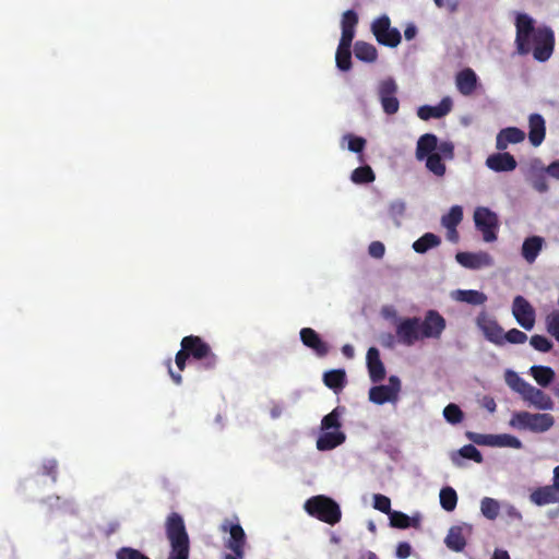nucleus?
<instances>
[{"label": "nucleus", "mask_w": 559, "mask_h": 559, "mask_svg": "<svg viewBox=\"0 0 559 559\" xmlns=\"http://www.w3.org/2000/svg\"><path fill=\"white\" fill-rule=\"evenodd\" d=\"M180 345L181 348L175 356L176 366L180 371L185 370L189 358L199 361L205 370H213L217 366V355L202 337L197 335L185 336Z\"/></svg>", "instance_id": "obj_1"}, {"label": "nucleus", "mask_w": 559, "mask_h": 559, "mask_svg": "<svg viewBox=\"0 0 559 559\" xmlns=\"http://www.w3.org/2000/svg\"><path fill=\"white\" fill-rule=\"evenodd\" d=\"M509 425L519 430H530L535 433L548 431L555 425V418L549 413L515 412Z\"/></svg>", "instance_id": "obj_2"}, {"label": "nucleus", "mask_w": 559, "mask_h": 559, "mask_svg": "<svg viewBox=\"0 0 559 559\" xmlns=\"http://www.w3.org/2000/svg\"><path fill=\"white\" fill-rule=\"evenodd\" d=\"M307 513L318 520L334 525L341 521L342 512L340 506L331 498L316 496L305 503Z\"/></svg>", "instance_id": "obj_3"}, {"label": "nucleus", "mask_w": 559, "mask_h": 559, "mask_svg": "<svg viewBox=\"0 0 559 559\" xmlns=\"http://www.w3.org/2000/svg\"><path fill=\"white\" fill-rule=\"evenodd\" d=\"M533 57L535 60L547 61L555 48V34L550 27H537L535 34L531 37Z\"/></svg>", "instance_id": "obj_4"}, {"label": "nucleus", "mask_w": 559, "mask_h": 559, "mask_svg": "<svg viewBox=\"0 0 559 559\" xmlns=\"http://www.w3.org/2000/svg\"><path fill=\"white\" fill-rule=\"evenodd\" d=\"M371 32L380 45L394 48L401 43L402 36L397 28L391 27V20L383 14L371 24Z\"/></svg>", "instance_id": "obj_5"}, {"label": "nucleus", "mask_w": 559, "mask_h": 559, "mask_svg": "<svg viewBox=\"0 0 559 559\" xmlns=\"http://www.w3.org/2000/svg\"><path fill=\"white\" fill-rule=\"evenodd\" d=\"M476 228L481 233L486 242L497 240L499 219L495 212L485 206H479L474 212Z\"/></svg>", "instance_id": "obj_6"}, {"label": "nucleus", "mask_w": 559, "mask_h": 559, "mask_svg": "<svg viewBox=\"0 0 559 559\" xmlns=\"http://www.w3.org/2000/svg\"><path fill=\"white\" fill-rule=\"evenodd\" d=\"M534 20L526 13H519L516 15L515 45L520 55H527L532 50L531 37L537 29V27L534 26Z\"/></svg>", "instance_id": "obj_7"}, {"label": "nucleus", "mask_w": 559, "mask_h": 559, "mask_svg": "<svg viewBox=\"0 0 559 559\" xmlns=\"http://www.w3.org/2000/svg\"><path fill=\"white\" fill-rule=\"evenodd\" d=\"M397 90V84L393 78H386L379 83L378 96L386 115H394L400 109V102L396 97Z\"/></svg>", "instance_id": "obj_8"}, {"label": "nucleus", "mask_w": 559, "mask_h": 559, "mask_svg": "<svg viewBox=\"0 0 559 559\" xmlns=\"http://www.w3.org/2000/svg\"><path fill=\"white\" fill-rule=\"evenodd\" d=\"M401 391V381L399 377L391 376L389 378V384L374 385L369 390V400L378 405L391 402L395 403L399 400V393Z\"/></svg>", "instance_id": "obj_9"}, {"label": "nucleus", "mask_w": 559, "mask_h": 559, "mask_svg": "<svg viewBox=\"0 0 559 559\" xmlns=\"http://www.w3.org/2000/svg\"><path fill=\"white\" fill-rule=\"evenodd\" d=\"M419 324L420 318L418 317L400 320L395 329L399 343L405 346H413L415 343L423 340Z\"/></svg>", "instance_id": "obj_10"}, {"label": "nucleus", "mask_w": 559, "mask_h": 559, "mask_svg": "<svg viewBox=\"0 0 559 559\" xmlns=\"http://www.w3.org/2000/svg\"><path fill=\"white\" fill-rule=\"evenodd\" d=\"M445 326V319L437 310H428L419 324L423 340L440 338Z\"/></svg>", "instance_id": "obj_11"}, {"label": "nucleus", "mask_w": 559, "mask_h": 559, "mask_svg": "<svg viewBox=\"0 0 559 559\" xmlns=\"http://www.w3.org/2000/svg\"><path fill=\"white\" fill-rule=\"evenodd\" d=\"M530 499L536 506L559 502V465L554 468V484L535 489Z\"/></svg>", "instance_id": "obj_12"}, {"label": "nucleus", "mask_w": 559, "mask_h": 559, "mask_svg": "<svg viewBox=\"0 0 559 559\" xmlns=\"http://www.w3.org/2000/svg\"><path fill=\"white\" fill-rule=\"evenodd\" d=\"M512 313L523 329L530 331L534 328L535 310L523 296L519 295L513 299Z\"/></svg>", "instance_id": "obj_13"}, {"label": "nucleus", "mask_w": 559, "mask_h": 559, "mask_svg": "<svg viewBox=\"0 0 559 559\" xmlns=\"http://www.w3.org/2000/svg\"><path fill=\"white\" fill-rule=\"evenodd\" d=\"M476 324L489 342L499 346L503 345V329L486 311L478 314Z\"/></svg>", "instance_id": "obj_14"}, {"label": "nucleus", "mask_w": 559, "mask_h": 559, "mask_svg": "<svg viewBox=\"0 0 559 559\" xmlns=\"http://www.w3.org/2000/svg\"><path fill=\"white\" fill-rule=\"evenodd\" d=\"M166 536L169 544L189 543V535L182 516L177 512H171L165 522Z\"/></svg>", "instance_id": "obj_15"}, {"label": "nucleus", "mask_w": 559, "mask_h": 559, "mask_svg": "<svg viewBox=\"0 0 559 559\" xmlns=\"http://www.w3.org/2000/svg\"><path fill=\"white\" fill-rule=\"evenodd\" d=\"M521 397L527 405L539 411H551L555 407L552 399L543 390L532 385L531 383L527 385Z\"/></svg>", "instance_id": "obj_16"}, {"label": "nucleus", "mask_w": 559, "mask_h": 559, "mask_svg": "<svg viewBox=\"0 0 559 559\" xmlns=\"http://www.w3.org/2000/svg\"><path fill=\"white\" fill-rule=\"evenodd\" d=\"M486 166L496 173H503L514 170L518 163L513 155L500 151L499 153L491 154L487 157Z\"/></svg>", "instance_id": "obj_17"}, {"label": "nucleus", "mask_w": 559, "mask_h": 559, "mask_svg": "<svg viewBox=\"0 0 559 559\" xmlns=\"http://www.w3.org/2000/svg\"><path fill=\"white\" fill-rule=\"evenodd\" d=\"M300 340L305 346L312 349L319 357H324L329 353V345L311 328L300 330Z\"/></svg>", "instance_id": "obj_18"}, {"label": "nucleus", "mask_w": 559, "mask_h": 559, "mask_svg": "<svg viewBox=\"0 0 559 559\" xmlns=\"http://www.w3.org/2000/svg\"><path fill=\"white\" fill-rule=\"evenodd\" d=\"M455 85L457 91L464 96H471L477 88L478 78L471 68H465L456 73Z\"/></svg>", "instance_id": "obj_19"}, {"label": "nucleus", "mask_w": 559, "mask_h": 559, "mask_svg": "<svg viewBox=\"0 0 559 559\" xmlns=\"http://www.w3.org/2000/svg\"><path fill=\"white\" fill-rule=\"evenodd\" d=\"M452 100L450 97H444L437 106L424 105L417 110V116L421 120H429L431 118L439 119L447 116L452 109Z\"/></svg>", "instance_id": "obj_20"}, {"label": "nucleus", "mask_w": 559, "mask_h": 559, "mask_svg": "<svg viewBox=\"0 0 559 559\" xmlns=\"http://www.w3.org/2000/svg\"><path fill=\"white\" fill-rule=\"evenodd\" d=\"M528 128L530 143L535 147L539 146L546 136V122L543 116L539 114L530 115Z\"/></svg>", "instance_id": "obj_21"}, {"label": "nucleus", "mask_w": 559, "mask_h": 559, "mask_svg": "<svg viewBox=\"0 0 559 559\" xmlns=\"http://www.w3.org/2000/svg\"><path fill=\"white\" fill-rule=\"evenodd\" d=\"M366 358L370 380L374 383L382 381L385 377V368L379 350L376 347H370Z\"/></svg>", "instance_id": "obj_22"}, {"label": "nucleus", "mask_w": 559, "mask_h": 559, "mask_svg": "<svg viewBox=\"0 0 559 559\" xmlns=\"http://www.w3.org/2000/svg\"><path fill=\"white\" fill-rule=\"evenodd\" d=\"M525 139V132L516 127L501 129L496 138V148L504 151L509 144H518Z\"/></svg>", "instance_id": "obj_23"}, {"label": "nucleus", "mask_w": 559, "mask_h": 559, "mask_svg": "<svg viewBox=\"0 0 559 559\" xmlns=\"http://www.w3.org/2000/svg\"><path fill=\"white\" fill-rule=\"evenodd\" d=\"M346 436L341 430H322L317 440L319 451H330L345 442Z\"/></svg>", "instance_id": "obj_24"}, {"label": "nucleus", "mask_w": 559, "mask_h": 559, "mask_svg": "<svg viewBox=\"0 0 559 559\" xmlns=\"http://www.w3.org/2000/svg\"><path fill=\"white\" fill-rule=\"evenodd\" d=\"M455 258L461 265L467 269H479L491 262L490 255L486 252H459Z\"/></svg>", "instance_id": "obj_25"}, {"label": "nucleus", "mask_w": 559, "mask_h": 559, "mask_svg": "<svg viewBox=\"0 0 559 559\" xmlns=\"http://www.w3.org/2000/svg\"><path fill=\"white\" fill-rule=\"evenodd\" d=\"M230 537L226 544L234 554L245 556L246 534L240 524H231L229 527Z\"/></svg>", "instance_id": "obj_26"}, {"label": "nucleus", "mask_w": 559, "mask_h": 559, "mask_svg": "<svg viewBox=\"0 0 559 559\" xmlns=\"http://www.w3.org/2000/svg\"><path fill=\"white\" fill-rule=\"evenodd\" d=\"M469 530L468 526H452L444 539L447 547L453 551H462L466 546L464 531Z\"/></svg>", "instance_id": "obj_27"}, {"label": "nucleus", "mask_w": 559, "mask_h": 559, "mask_svg": "<svg viewBox=\"0 0 559 559\" xmlns=\"http://www.w3.org/2000/svg\"><path fill=\"white\" fill-rule=\"evenodd\" d=\"M544 238L539 236L527 237L522 245V257L526 262L533 263L542 251Z\"/></svg>", "instance_id": "obj_28"}, {"label": "nucleus", "mask_w": 559, "mask_h": 559, "mask_svg": "<svg viewBox=\"0 0 559 559\" xmlns=\"http://www.w3.org/2000/svg\"><path fill=\"white\" fill-rule=\"evenodd\" d=\"M438 138L432 133L421 135L417 141L416 158L418 160L425 159L430 154H435L437 150Z\"/></svg>", "instance_id": "obj_29"}, {"label": "nucleus", "mask_w": 559, "mask_h": 559, "mask_svg": "<svg viewBox=\"0 0 559 559\" xmlns=\"http://www.w3.org/2000/svg\"><path fill=\"white\" fill-rule=\"evenodd\" d=\"M355 57L364 62H374L378 58L377 48L367 41L358 40L354 45Z\"/></svg>", "instance_id": "obj_30"}, {"label": "nucleus", "mask_w": 559, "mask_h": 559, "mask_svg": "<svg viewBox=\"0 0 559 559\" xmlns=\"http://www.w3.org/2000/svg\"><path fill=\"white\" fill-rule=\"evenodd\" d=\"M323 382L334 392L341 391L346 383V373L343 369H333L323 374Z\"/></svg>", "instance_id": "obj_31"}, {"label": "nucleus", "mask_w": 559, "mask_h": 559, "mask_svg": "<svg viewBox=\"0 0 559 559\" xmlns=\"http://www.w3.org/2000/svg\"><path fill=\"white\" fill-rule=\"evenodd\" d=\"M531 376L543 388L548 386L555 379V371L547 366H533L530 369Z\"/></svg>", "instance_id": "obj_32"}, {"label": "nucleus", "mask_w": 559, "mask_h": 559, "mask_svg": "<svg viewBox=\"0 0 559 559\" xmlns=\"http://www.w3.org/2000/svg\"><path fill=\"white\" fill-rule=\"evenodd\" d=\"M441 243V239L439 236L432 233H426L421 237H419L413 243V249L417 253H425L429 249L436 248Z\"/></svg>", "instance_id": "obj_33"}, {"label": "nucleus", "mask_w": 559, "mask_h": 559, "mask_svg": "<svg viewBox=\"0 0 559 559\" xmlns=\"http://www.w3.org/2000/svg\"><path fill=\"white\" fill-rule=\"evenodd\" d=\"M455 294H456V299L457 300L466 302V304H469V305H474V306L483 305L487 300V296L484 293L478 292V290H473V289L462 290V289H459V290H456Z\"/></svg>", "instance_id": "obj_34"}, {"label": "nucleus", "mask_w": 559, "mask_h": 559, "mask_svg": "<svg viewBox=\"0 0 559 559\" xmlns=\"http://www.w3.org/2000/svg\"><path fill=\"white\" fill-rule=\"evenodd\" d=\"M376 179L372 168L368 165L357 167L352 171L350 180L356 185L371 183Z\"/></svg>", "instance_id": "obj_35"}, {"label": "nucleus", "mask_w": 559, "mask_h": 559, "mask_svg": "<svg viewBox=\"0 0 559 559\" xmlns=\"http://www.w3.org/2000/svg\"><path fill=\"white\" fill-rule=\"evenodd\" d=\"M342 409L340 407H335L331 413L325 415L321 420V430H341L342 423Z\"/></svg>", "instance_id": "obj_36"}, {"label": "nucleus", "mask_w": 559, "mask_h": 559, "mask_svg": "<svg viewBox=\"0 0 559 559\" xmlns=\"http://www.w3.org/2000/svg\"><path fill=\"white\" fill-rule=\"evenodd\" d=\"M440 504L441 507L451 512L456 508L457 504V495L456 491L452 487H444L440 490Z\"/></svg>", "instance_id": "obj_37"}, {"label": "nucleus", "mask_w": 559, "mask_h": 559, "mask_svg": "<svg viewBox=\"0 0 559 559\" xmlns=\"http://www.w3.org/2000/svg\"><path fill=\"white\" fill-rule=\"evenodd\" d=\"M336 67L341 71H349L352 69V51L350 47L337 46L335 53Z\"/></svg>", "instance_id": "obj_38"}, {"label": "nucleus", "mask_w": 559, "mask_h": 559, "mask_svg": "<svg viewBox=\"0 0 559 559\" xmlns=\"http://www.w3.org/2000/svg\"><path fill=\"white\" fill-rule=\"evenodd\" d=\"M426 167L429 171L438 177H442L445 174V165L442 162V157L439 153L430 154L425 157Z\"/></svg>", "instance_id": "obj_39"}, {"label": "nucleus", "mask_w": 559, "mask_h": 559, "mask_svg": "<svg viewBox=\"0 0 559 559\" xmlns=\"http://www.w3.org/2000/svg\"><path fill=\"white\" fill-rule=\"evenodd\" d=\"M390 524L396 528H407L409 526H416L418 521H411V518L401 511H391L389 514Z\"/></svg>", "instance_id": "obj_40"}, {"label": "nucleus", "mask_w": 559, "mask_h": 559, "mask_svg": "<svg viewBox=\"0 0 559 559\" xmlns=\"http://www.w3.org/2000/svg\"><path fill=\"white\" fill-rule=\"evenodd\" d=\"M463 219V210L460 205H453L448 214L443 215L441 218V224L443 227H457V225Z\"/></svg>", "instance_id": "obj_41"}, {"label": "nucleus", "mask_w": 559, "mask_h": 559, "mask_svg": "<svg viewBox=\"0 0 559 559\" xmlns=\"http://www.w3.org/2000/svg\"><path fill=\"white\" fill-rule=\"evenodd\" d=\"M480 510L484 516L495 520L499 515L500 506L497 500L486 497L481 500Z\"/></svg>", "instance_id": "obj_42"}, {"label": "nucleus", "mask_w": 559, "mask_h": 559, "mask_svg": "<svg viewBox=\"0 0 559 559\" xmlns=\"http://www.w3.org/2000/svg\"><path fill=\"white\" fill-rule=\"evenodd\" d=\"M506 382L513 391H515L520 395L524 393L525 389L530 384L514 371L507 372Z\"/></svg>", "instance_id": "obj_43"}, {"label": "nucleus", "mask_w": 559, "mask_h": 559, "mask_svg": "<svg viewBox=\"0 0 559 559\" xmlns=\"http://www.w3.org/2000/svg\"><path fill=\"white\" fill-rule=\"evenodd\" d=\"M493 447L521 449L523 447V443L519 438L512 435L503 433L495 435Z\"/></svg>", "instance_id": "obj_44"}, {"label": "nucleus", "mask_w": 559, "mask_h": 559, "mask_svg": "<svg viewBox=\"0 0 559 559\" xmlns=\"http://www.w3.org/2000/svg\"><path fill=\"white\" fill-rule=\"evenodd\" d=\"M443 416L445 420L452 425L460 424L463 418L464 414L461 411V408L456 404H449L443 409Z\"/></svg>", "instance_id": "obj_45"}, {"label": "nucleus", "mask_w": 559, "mask_h": 559, "mask_svg": "<svg viewBox=\"0 0 559 559\" xmlns=\"http://www.w3.org/2000/svg\"><path fill=\"white\" fill-rule=\"evenodd\" d=\"M531 185L536 191L540 193L546 192L548 190L546 173L543 169L533 171L531 175Z\"/></svg>", "instance_id": "obj_46"}, {"label": "nucleus", "mask_w": 559, "mask_h": 559, "mask_svg": "<svg viewBox=\"0 0 559 559\" xmlns=\"http://www.w3.org/2000/svg\"><path fill=\"white\" fill-rule=\"evenodd\" d=\"M189 543L170 544V552L167 559H189Z\"/></svg>", "instance_id": "obj_47"}, {"label": "nucleus", "mask_w": 559, "mask_h": 559, "mask_svg": "<svg viewBox=\"0 0 559 559\" xmlns=\"http://www.w3.org/2000/svg\"><path fill=\"white\" fill-rule=\"evenodd\" d=\"M548 333L559 342V311H552L546 317Z\"/></svg>", "instance_id": "obj_48"}, {"label": "nucleus", "mask_w": 559, "mask_h": 559, "mask_svg": "<svg viewBox=\"0 0 559 559\" xmlns=\"http://www.w3.org/2000/svg\"><path fill=\"white\" fill-rule=\"evenodd\" d=\"M116 559H150V558L135 548L121 547L116 552Z\"/></svg>", "instance_id": "obj_49"}, {"label": "nucleus", "mask_w": 559, "mask_h": 559, "mask_svg": "<svg viewBox=\"0 0 559 559\" xmlns=\"http://www.w3.org/2000/svg\"><path fill=\"white\" fill-rule=\"evenodd\" d=\"M530 343L534 349L542 353H548L552 348V343L544 335L535 334L531 336Z\"/></svg>", "instance_id": "obj_50"}, {"label": "nucleus", "mask_w": 559, "mask_h": 559, "mask_svg": "<svg viewBox=\"0 0 559 559\" xmlns=\"http://www.w3.org/2000/svg\"><path fill=\"white\" fill-rule=\"evenodd\" d=\"M459 455L476 463L483 462V455L473 444H466L459 450Z\"/></svg>", "instance_id": "obj_51"}, {"label": "nucleus", "mask_w": 559, "mask_h": 559, "mask_svg": "<svg viewBox=\"0 0 559 559\" xmlns=\"http://www.w3.org/2000/svg\"><path fill=\"white\" fill-rule=\"evenodd\" d=\"M526 340L527 335L518 329H511L507 333H503V344L506 342L511 344H523Z\"/></svg>", "instance_id": "obj_52"}, {"label": "nucleus", "mask_w": 559, "mask_h": 559, "mask_svg": "<svg viewBox=\"0 0 559 559\" xmlns=\"http://www.w3.org/2000/svg\"><path fill=\"white\" fill-rule=\"evenodd\" d=\"M358 24V15L354 10H347L342 15V29H356Z\"/></svg>", "instance_id": "obj_53"}, {"label": "nucleus", "mask_w": 559, "mask_h": 559, "mask_svg": "<svg viewBox=\"0 0 559 559\" xmlns=\"http://www.w3.org/2000/svg\"><path fill=\"white\" fill-rule=\"evenodd\" d=\"M373 508L382 513L390 514L392 511L391 500L384 495L377 493L373 496Z\"/></svg>", "instance_id": "obj_54"}, {"label": "nucleus", "mask_w": 559, "mask_h": 559, "mask_svg": "<svg viewBox=\"0 0 559 559\" xmlns=\"http://www.w3.org/2000/svg\"><path fill=\"white\" fill-rule=\"evenodd\" d=\"M467 437L479 445H491L493 447L495 435H479L468 432Z\"/></svg>", "instance_id": "obj_55"}, {"label": "nucleus", "mask_w": 559, "mask_h": 559, "mask_svg": "<svg viewBox=\"0 0 559 559\" xmlns=\"http://www.w3.org/2000/svg\"><path fill=\"white\" fill-rule=\"evenodd\" d=\"M348 150L354 153H361L366 146V140L361 136L347 135Z\"/></svg>", "instance_id": "obj_56"}, {"label": "nucleus", "mask_w": 559, "mask_h": 559, "mask_svg": "<svg viewBox=\"0 0 559 559\" xmlns=\"http://www.w3.org/2000/svg\"><path fill=\"white\" fill-rule=\"evenodd\" d=\"M437 150L441 157H444L447 159H452L454 156V145L452 142L444 141L440 144H437Z\"/></svg>", "instance_id": "obj_57"}, {"label": "nucleus", "mask_w": 559, "mask_h": 559, "mask_svg": "<svg viewBox=\"0 0 559 559\" xmlns=\"http://www.w3.org/2000/svg\"><path fill=\"white\" fill-rule=\"evenodd\" d=\"M58 463L56 460H48L43 464V474L51 477L53 481L57 479Z\"/></svg>", "instance_id": "obj_58"}, {"label": "nucleus", "mask_w": 559, "mask_h": 559, "mask_svg": "<svg viewBox=\"0 0 559 559\" xmlns=\"http://www.w3.org/2000/svg\"><path fill=\"white\" fill-rule=\"evenodd\" d=\"M368 252L372 258L381 259L384 255L385 247L381 241H372L369 245Z\"/></svg>", "instance_id": "obj_59"}, {"label": "nucleus", "mask_w": 559, "mask_h": 559, "mask_svg": "<svg viewBox=\"0 0 559 559\" xmlns=\"http://www.w3.org/2000/svg\"><path fill=\"white\" fill-rule=\"evenodd\" d=\"M412 554V546L407 542H401L397 544L395 555L399 559H406Z\"/></svg>", "instance_id": "obj_60"}, {"label": "nucleus", "mask_w": 559, "mask_h": 559, "mask_svg": "<svg viewBox=\"0 0 559 559\" xmlns=\"http://www.w3.org/2000/svg\"><path fill=\"white\" fill-rule=\"evenodd\" d=\"M355 37V29H342V36L338 45L344 47H352Z\"/></svg>", "instance_id": "obj_61"}, {"label": "nucleus", "mask_w": 559, "mask_h": 559, "mask_svg": "<svg viewBox=\"0 0 559 559\" xmlns=\"http://www.w3.org/2000/svg\"><path fill=\"white\" fill-rule=\"evenodd\" d=\"M405 204L401 201L393 202L390 205V213L392 216H401L404 214Z\"/></svg>", "instance_id": "obj_62"}, {"label": "nucleus", "mask_w": 559, "mask_h": 559, "mask_svg": "<svg viewBox=\"0 0 559 559\" xmlns=\"http://www.w3.org/2000/svg\"><path fill=\"white\" fill-rule=\"evenodd\" d=\"M547 175L552 178L559 179V160L552 162L547 168L543 169Z\"/></svg>", "instance_id": "obj_63"}, {"label": "nucleus", "mask_w": 559, "mask_h": 559, "mask_svg": "<svg viewBox=\"0 0 559 559\" xmlns=\"http://www.w3.org/2000/svg\"><path fill=\"white\" fill-rule=\"evenodd\" d=\"M447 229V239L451 242H457L460 239L456 227H444Z\"/></svg>", "instance_id": "obj_64"}]
</instances>
